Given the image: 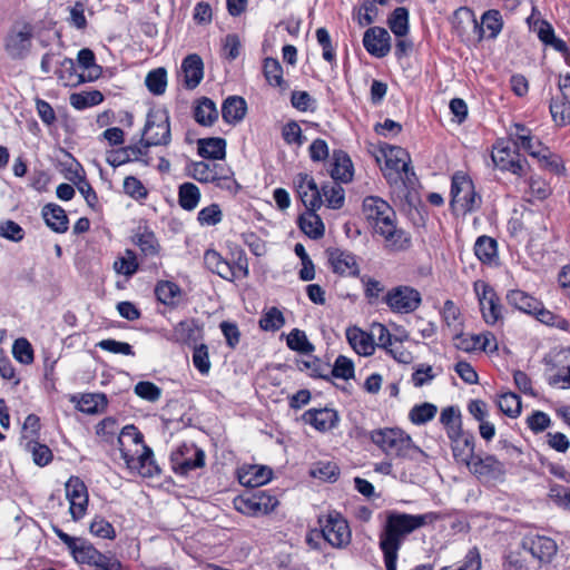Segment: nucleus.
<instances>
[{
    "label": "nucleus",
    "instance_id": "nucleus-6",
    "mask_svg": "<svg viewBox=\"0 0 570 570\" xmlns=\"http://www.w3.org/2000/svg\"><path fill=\"white\" fill-rule=\"evenodd\" d=\"M187 169L188 175L199 183H213L228 190L236 184L232 169L223 163L193 161Z\"/></svg>",
    "mask_w": 570,
    "mask_h": 570
},
{
    "label": "nucleus",
    "instance_id": "nucleus-35",
    "mask_svg": "<svg viewBox=\"0 0 570 570\" xmlns=\"http://www.w3.org/2000/svg\"><path fill=\"white\" fill-rule=\"evenodd\" d=\"M42 216L48 227L56 233H65L68 229L66 212L56 204H48L42 208Z\"/></svg>",
    "mask_w": 570,
    "mask_h": 570
},
{
    "label": "nucleus",
    "instance_id": "nucleus-16",
    "mask_svg": "<svg viewBox=\"0 0 570 570\" xmlns=\"http://www.w3.org/2000/svg\"><path fill=\"white\" fill-rule=\"evenodd\" d=\"M365 50L375 58H384L391 51V36L382 27H371L363 36Z\"/></svg>",
    "mask_w": 570,
    "mask_h": 570
},
{
    "label": "nucleus",
    "instance_id": "nucleus-8",
    "mask_svg": "<svg viewBox=\"0 0 570 570\" xmlns=\"http://www.w3.org/2000/svg\"><path fill=\"white\" fill-rule=\"evenodd\" d=\"M55 534L66 544L70 554L77 563L95 566L100 560V551L92 543L83 538L71 537L63 532L59 527L53 525Z\"/></svg>",
    "mask_w": 570,
    "mask_h": 570
},
{
    "label": "nucleus",
    "instance_id": "nucleus-1",
    "mask_svg": "<svg viewBox=\"0 0 570 570\" xmlns=\"http://www.w3.org/2000/svg\"><path fill=\"white\" fill-rule=\"evenodd\" d=\"M363 213L374 222L375 232L384 237L387 246L406 249L412 246L410 234L394 224L395 212L387 202L377 196H367L363 200Z\"/></svg>",
    "mask_w": 570,
    "mask_h": 570
},
{
    "label": "nucleus",
    "instance_id": "nucleus-33",
    "mask_svg": "<svg viewBox=\"0 0 570 570\" xmlns=\"http://www.w3.org/2000/svg\"><path fill=\"white\" fill-rule=\"evenodd\" d=\"M246 110L247 105L244 98L230 96L223 102L222 117L227 124H236L245 117Z\"/></svg>",
    "mask_w": 570,
    "mask_h": 570
},
{
    "label": "nucleus",
    "instance_id": "nucleus-62",
    "mask_svg": "<svg viewBox=\"0 0 570 570\" xmlns=\"http://www.w3.org/2000/svg\"><path fill=\"white\" fill-rule=\"evenodd\" d=\"M328 373L336 379H353L354 363L351 358L346 357L345 355H338L337 358L335 360L332 370H328Z\"/></svg>",
    "mask_w": 570,
    "mask_h": 570
},
{
    "label": "nucleus",
    "instance_id": "nucleus-34",
    "mask_svg": "<svg viewBox=\"0 0 570 570\" xmlns=\"http://www.w3.org/2000/svg\"><path fill=\"white\" fill-rule=\"evenodd\" d=\"M194 118L202 126H212L218 119L216 104L207 97L198 99L194 107Z\"/></svg>",
    "mask_w": 570,
    "mask_h": 570
},
{
    "label": "nucleus",
    "instance_id": "nucleus-55",
    "mask_svg": "<svg viewBox=\"0 0 570 570\" xmlns=\"http://www.w3.org/2000/svg\"><path fill=\"white\" fill-rule=\"evenodd\" d=\"M148 90L156 95H163L167 87V71L165 68H157L149 71L145 78Z\"/></svg>",
    "mask_w": 570,
    "mask_h": 570
},
{
    "label": "nucleus",
    "instance_id": "nucleus-24",
    "mask_svg": "<svg viewBox=\"0 0 570 570\" xmlns=\"http://www.w3.org/2000/svg\"><path fill=\"white\" fill-rule=\"evenodd\" d=\"M273 472L264 465H246L238 470V481L248 488H258L272 479Z\"/></svg>",
    "mask_w": 570,
    "mask_h": 570
},
{
    "label": "nucleus",
    "instance_id": "nucleus-41",
    "mask_svg": "<svg viewBox=\"0 0 570 570\" xmlns=\"http://www.w3.org/2000/svg\"><path fill=\"white\" fill-rule=\"evenodd\" d=\"M200 200V190L193 183H184L178 188V203L185 210L195 209Z\"/></svg>",
    "mask_w": 570,
    "mask_h": 570
},
{
    "label": "nucleus",
    "instance_id": "nucleus-28",
    "mask_svg": "<svg viewBox=\"0 0 570 570\" xmlns=\"http://www.w3.org/2000/svg\"><path fill=\"white\" fill-rule=\"evenodd\" d=\"M55 73L65 86H76L85 82V73H78L75 61L71 58L62 57L56 61Z\"/></svg>",
    "mask_w": 570,
    "mask_h": 570
},
{
    "label": "nucleus",
    "instance_id": "nucleus-20",
    "mask_svg": "<svg viewBox=\"0 0 570 570\" xmlns=\"http://www.w3.org/2000/svg\"><path fill=\"white\" fill-rule=\"evenodd\" d=\"M327 170L333 180L341 183L351 181L354 174L352 160L343 150L333 151Z\"/></svg>",
    "mask_w": 570,
    "mask_h": 570
},
{
    "label": "nucleus",
    "instance_id": "nucleus-32",
    "mask_svg": "<svg viewBox=\"0 0 570 570\" xmlns=\"http://www.w3.org/2000/svg\"><path fill=\"white\" fill-rule=\"evenodd\" d=\"M198 154L203 158L220 160L226 156V140L219 137L199 139Z\"/></svg>",
    "mask_w": 570,
    "mask_h": 570
},
{
    "label": "nucleus",
    "instance_id": "nucleus-38",
    "mask_svg": "<svg viewBox=\"0 0 570 570\" xmlns=\"http://www.w3.org/2000/svg\"><path fill=\"white\" fill-rule=\"evenodd\" d=\"M515 146L524 149L530 156L537 158L540 156L542 148H546L541 141H533V137L530 135V130L522 124H515Z\"/></svg>",
    "mask_w": 570,
    "mask_h": 570
},
{
    "label": "nucleus",
    "instance_id": "nucleus-5",
    "mask_svg": "<svg viewBox=\"0 0 570 570\" xmlns=\"http://www.w3.org/2000/svg\"><path fill=\"white\" fill-rule=\"evenodd\" d=\"M171 141L170 117L165 108H151L147 112L140 142L150 147L168 146Z\"/></svg>",
    "mask_w": 570,
    "mask_h": 570
},
{
    "label": "nucleus",
    "instance_id": "nucleus-39",
    "mask_svg": "<svg viewBox=\"0 0 570 570\" xmlns=\"http://www.w3.org/2000/svg\"><path fill=\"white\" fill-rule=\"evenodd\" d=\"M78 66L83 70L85 82L94 81L101 76V67L96 63L95 53L88 48L79 50L77 56Z\"/></svg>",
    "mask_w": 570,
    "mask_h": 570
},
{
    "label": "nucleus",
    "instance_id": "nucleus-23",
    "mask_svg": "<svg viewBox=\"0 0 570 570\" xmlns=\"http://www.w3.org/2000/svg\"><path fill=\"white\" fill-rule=\"evenodd\" d=\"M232 252H226L223 256L222 252H205L204 263L209 271L216 273L222 278L233 281L236 278V272L232 268V258L228 257Z\"/></svg>",
    "mask_w": 570,
    "mask_h": 570
},
{
    "label": "nucleus",
    "instance_id": "nucleus-61",
    "mask_svg": "<svg viewBox=\"0 0 570 570\" xmlns=\"http://www.w3.org/2000/svg\"><path fill=\"white\" fill-rule=\"evenodd\" d=\"M537 158L544 169H548L556 175H562L566 171L561 157L551 153L548 147L542 148L540 156Z\"/></svg>",
    "mask_w": 570,
    "mask_h": 570
},
{
    "label": "nucleus",
    "instance_id": "nucleus-54",
    "mask_svg": "<svg viewBox=\"0 0 570 570\" xmlns=\"http://www.w3.org/2000/svg\"><path fill=\"white\" fill-rule=\"evenodd\" d=\"M104 101V95L98 90L83 91L79 94H72L70 96V105L78 110L86 109L88 107L97 106Z\"/></svg>",
    "mask_w": 570,
    "mask_h": 570
},
{
    "label": "nucleus",
    "instance_id": "nucleus-36",
    "mask_svg": "<svg viewBox=\"0 0 570 570\" xmlns=\"http://www.w3.org/2000/svg\"><path fill=\"white\" fill-rule=\"evenodd\" d=\"M507 302L514 308L528 314H535L541 305L537 298L520 289L509 291Z\"/></svg>",
    "mask_w": 570,
    "mask_h": 570
},
{
    "label": "nucleus",
    "instance_id": "nucleus-60",
    "mask_svg": "<svg viewBox=\"0 0 570 570\" xmlns=\"http://www.w3.org/2000/svg\"><path fill=\"white\" fill-rule=\"evenodd\" d=\"M292 106L302 112H313L317 108V101L307 91L293 90L291 94Z\"/></svg>",
    "mask_w": 570,
    "mask_h": 570
},
{
    "label": "nucleus",
    "instance_id": "nucleus-59",
    "mask_svg": "<svg viewBox=\"0 0 570 570\" xmlns=\"http://www.w3.org/2000/svg\"><path fill=\"white\" fill-rule=\"evenodd\" d=\"M498 406L502 413L510 417H517L521 413V399L512 392L500 395Z\"/></svg>",
    "mask_w": 570,
    "mask_h": 570
},
{
    "label": "nucleus",
    "instance_id": "nucleus-14",
    "mask_svg": "<svg viewBox=\"0 0 570 570\" xmlns=\"http://www.w3.org/2000/svg\"><path fill=\"white\" fill-rule=\"evenodd\" d=\"M522 548L541 563H549L558 552L557 542L546 535L528 534L522 539Z\"/></svg>",
    "mask_w": 570,
    "mask_h": 570
},
{
    "label": "nucleus",
    "instance_id": "nucleus-50",
    "mask_svg": "<svg viewBox=\"0 0 570 570\" xmlns=\"http://www.w3.org/2000/svg\"><path fill=\"white\" fill-rule=\"evenodd\" d=\"M234 507L243 514L259 515L258 490L236 497L234 499Z\"/></svg>",
    "mask_w": 570,
    "mask_h": 570
},
{
    "label": "nucleus",
    "instance_id": "nucleus-42",
    "mask_svg": "<svg viewBox=\"0 0 570 570\" xmlns=\"http://www.w3.org/2000/svg\"><path fill=\"white\" fill-rule=\"evenodd\" d=\"M451 23L459 35H463L466 31V27L470 24H472L474 29L483 30L482 27L479 26L473 11L466 7H461L453 12Z\"/></svg>",
    "mask_w": 570,
    "mask_h": 570
},
{
    "label": "nucleus",
    "instance_id": "nucleus-15",
    "mask_svg": "<svg viewBox=\"0 0 570 570\" xmlns=\"http://www.w3.org/2000/svg\"><path fill=\"white\" fill-rule=\"evenodd\" d=\"M66 497L70 502V514L72 520H80L87 510L88 492L87 487L78 476H71L66 483Z\"/></svg>",
    "mask_w": 570,
    "mask_h": 570
},
{
    "label": "nucleus",
    "instance_id": "nucleus-13",
    "mask_svg": "<svg viewBox=\"0 0 570 570\" xmlns=\"http://www.w3.org/2000/svg\"><path fill=\"white\" fill-rule=\"evenodd\" d=\"M384 302L393 312L407 314L419 307L421 295L410 286H397L385 295Z\"/></svg>",
    "mask_w": 570,
    "mask_h": 570
},
{
    "label": "nucleus",
    "instance_id": "nucleus-30",
    "mask_svg": "<svg viewBox=\"0 0 570 570\" xmlns=\"http://www.w3.org/2000/svg\"><path fill=\"white\" fill-rule=\"evenodd\" d=\"M474 473L498 478L504 473V465L494 455H485L484 458L475 455L471 461Z\"/></svg>",
    "mask_w": 570,
    "mask_h": 570
},
{
    "label": "nucleus",
    "instance_id": "nucleus-52",
    "mask_svg": "<svg viewBox=\"0 0 570 570\" xmlns=\"http://www.w3.org/2000/svg\"><path fill=\"white\" fill-rule=\"evenodd\" d=\"M436 413V405L424 402L422 404L414 405L411 409L409 413V419L415 425H423L433 420Z\"/></svg>",
    "mask_w": 570,
    "mask_h": 570
},
{
    "label": "nucleus",
    "instance_id": "nucleus-29",
    "mask_svg": "<svg viewBox=\"0 0 570 570\" xmlns=\"http://www.w3.org/2000/svg\"><path fill=\"white\" fill-rule=\"evenodd\" d=\"M330 262L335 273L347 276L358 275V265L351 252H331Z\"/></svg>",
    "mask_w": 570,
    "mask_h": 570
},
{
    "label": "nucleus",
    "instance_id": "nucleus-48",
    "mask_svg": "<svg viewBox=\"0 0 570 570\" xmlns=\"http://www.w3.org/2000/svg\"><path fill=\"white\" fill-rule=\"evenodd\" d=\"M287 347L299 355H306V353L315 351V346L308 341L306 333L298 328H293L287 334Z\"/></svg>",
    "mask_w": 570,
    "mask_h": 570
},
{
    "label": "nucleus",
    "instance_id": "nucleus-27",
    "mask_svg": "<svg viewBox=\"0 0 570 570\" xmlns=\"http://www.w3.org/2000/svg\"><path fill=\"white\" fill-rule=\"evenodd\" d=\"M308 352L306 355H298L292 360L293 364L299 371H306L311 376L328 379V365Z\"/></svg>",
    "mask_w": 570,
    "mask_h": 570
},
{
    "label": "nucleus",
    "instance_id": "nucleus-47",
    "mask_svg": "<svg viewBox=\"0 0 570 570\" xmlns=\"http://www.w3.org/2000/svg\"><path fill=\"white\" fill-rule=\"evenodd\" d=\"M389 28L397 37H405L409 32V11L404 7L394 9L389 20Z\"/></svg>",
    "mask_w": 570,
    "mask_h": 570
},
{
    "label": "nucleus",
    "instance_id": "nucleus-40",
    "mask_svg": "<svg viewBox=\"0 0 570 570\" xmlns=\"http://www.w3.org/2000/svg\"><path fill=\"white\" fill-rule=\"evenodd\" d=\"M316 210H307L298 218L301 230L312 238H317L324 233V225L322 219L315 213Z\"/></svg>",
    "mask_w": 570,
    "mask_h": 570
},
{
    "label": "nucleus",
    "instance_id": "nucleus-46",
    "mask_svg": "<svg viewBox=\"0 0 570 570\" xmlns=\"http://www.w3.org/2000/svg\"><path fill=\"white\" fill-rule=\"evenodd\" d=\"M549 109L558 126L563 127L570 124V99L563 97L552 99Z\"/></svg>",
    "mask_w": 570,
    "mask_h": 570
},
{
    "label": "nucleus",
    "instance_id": "nucleus-56",
    "mask_svg": "<svg viewBox=\"0 0 570 570\" xmlns=\"http://www.w3.org/2000/svg\"><path fill=\"white\" fill-rule=\"evenodd\" d=\"M12 355L16 361L23 365H30L35 361L33 347L31 343L24 337L17 338L13 342Z\"/></svg>",
    "mask_w": 570,
    "mask_h": 570
},
{
    "label": "nucleus",
    "instance_id": "nucleus-45",
    "mask_svg": "<svg viewBox=\"0 0 570 570\" xmlns=\"http://www.w3.org/2000/svg\"><path fill=\"white\" fill-rule=\"evenodd\" d=\"M440 422L445 428L448 438H453L462 430L461 414L454 406H448L442 410Z\"/></svg>",
    "mask_w": 570,
    "mask_h": 570
},
{
    "label": "nucleus",
    "instance_id": "nucleus-2",
    "mask_svg": "<svg viewBox=\"0 0 570 570\" xmlns=\"http://www.w3.org/2000/svg\"><path fill=\"white\" fill-rule=\"evenodd\" d=\"M439 518L440 515L436 512L409 514L399 511H390L386 515L383 530L380 533V549L399 552L409 534L426 524L433 523Z\"/></svg>",
    "mask_w": 570,
    "mask_h": 570
},
{
    "label": "nucleus",
    "instance_id": "nucleus-4",
    "mask_svg": "<svg viewBox=\"0 0 570 570\" xmlns=\"http://www.w3.org/2000/svg\"><path fill=\"white\" fill-rule=\"evenodd\" d=\"M482 197L475 191L472 179L463 171H456L451 180V207L460 215L473 213L481 207Z\"/></svg>",
    "mask_w": 570,
    "mask_h": 570
},
{
    "label": "nucleus",
    "instance_id": "nucleus-17",
    "mask_svg": "<svg viewBox=\"0 0 570 570\" xmlns=\"http://www.w3.org/2000/svg\"><path fill=\"white\" fill-rule=\"evenodd\" d=\"M296 420L311 425L318 432H327L337 426L340 417L334 409L321 407L309 409Z\"/></svg>",
    "mask_w": 570,
    "mask_h": 570
},
{
    "label": "nucleus",
    "instance_id": "nucleus-58",
    "mask_svg": "<svg viewBox=\"0 0 570 570\" xmlns=\"http://www.w3.org/2000/svg\"><path fill=\"white\" fill-rule=\"evenodd\" d=\"M442 318L446 326L454 332V335L461 333L462 331V322L460 320L461 313L453 301L448 299L444 303L442 309Z\"/></svg>",
    "mask_w": 570,
    "mask_h": 570
},
{
    "label": "nucleus",
    "instance_id": "nucleus-7",
    "mask_svg": "<svg viewBox=\"0 0 570 570\" xmlns=\"http://www.w3.org/2000/svg\"><path fill=\"white\" fill-rule=\"evenodd\" d=\"M323 538L336 549L346 548L352 540V532L346 519L341 513L330 512L324 519H320Z\"/></svg>",
    "mask_w": 570,
    "mask_h": 570
},
{
    "label": "nucleus",
    "instance_id": "nucleus-19",
    "mask_svg": "<svg viewBox=\"0 0 570 570\" xmlns=\"http://www.w3.org/2000/svg\"><path fill=\"white\" fill-rule=\"evenodd\" d=\"M148 154L149 151L147 150L146 146L139 141L136 145H130L111 153L107 160L114 167L129 161H139L145 166H150L151 158L148 156Z\"/></svg>",
    "mask_w": 570,
    "mask_h": 570
},
{
    "label": "nucleus",
    "instance_id": "nucleus-3",
    "mask_svg": "<svg viewBox=\"0 0 570 570\" xmlns=\"http://www.w3.org/2000/svg\"><path fill=\"white\" fill-rule=\"evenodd\" d=\"M371 441L386 455L416 459V455L426 456L425 452L416 446L409 434L397 428L376 429L370 432Z\"/></svg>",
    "mask_w": 570,
    "mask_h": 570
},
{
    "label": "nucleus",
    "instance_id": "nucleus-10",
    "mask_svg": "<svg viewBox=\"0 0 570 570\" xmlns=\"http://www.w3.org/2000/svg\"><path fill=\"white\" fill-rule=\"evenodd\" d=\"M121 458L129 470L144 478H151L160 472L154 460L153 450L146 444L140 446L139 450L122 449Z\"/></svg>",
    "mask_w": 570,
    "mask_h": 570
},
{
    "label": "nucleus",
    "instance_id": "nucleus-43",
    "mask_svg": "<svg viewBox=\"0 0 570 570\" xmlns=\"http://www.w3.org/2000/svg\"><path fill=\"white\" fill-rule=\"evenodd\" d=\"M262 70H263L264 78L269 86L282 87V85H283V67L276 58L266 56L263 59Z\"/></svg>",
    "mask_w": 570,
    "mask_h": 570
},
{
    "label": "nucleus",
    "instance_id": "nucleus-57",
    "mask_svg": "<svg viewBox=\"0 0 570 570\" xmlns=\"http://www.w3.org/2000/svg\"><path fill=\"white\" fill-rule=\"evenodd\" d=\"M481 556L476 548L468 551L461 561L450 566H444L440 570H481Z\"/></svg>",
    "mask_w": 570,
    "mask_h": 570
},
{
    "label": "nucleus",
    "instance_id": "nucleus-63",
    "mask_svg": "<svg viewBox=\"0 0 570 570\" xmlns=\"http://www.w3.org/2000/svg\"><path fill=\"white\" fill-rule=\"evenodd\" d=\"M193 364L200 374L206 375L209 373L212 364L206 344L200 343L193 347Z\"/></svg>",
    "mask_w": 570,
    "mask_h": 570
},
{
    "label": "nucleus",
    "instance_id": "nucleus-37",
    "mask_svg": "<svg viewBox=\"0 0 570 570\" xmlns=\"http://www.w3.org/2000/svg\"><path fill=\"white\" fill-rule=\"evenodd\" d=\"M321 194L323 204L326 203L327 207L340 209L344 206L345 191L341 186V181L332 180L322 184Z\"/></svg>",
    "mask_w": 570,
    "mask_h": 570
},
{
    "label": "nucleus",
    "instance_id": "nucleus-26",
    "mask_svg": "<svg viewBox=\"0 0 570 570\" xmlns=\"http://www.w3.org/2000/svg\"><path fill=\"white\" fill-rule=\"evenodd\" d=\"M184 83L188 89L196 88L204 77V65L202 58L196 55H188L181 63Z\"/></svg>",
    "mask_w": 570,
    "mask_h": 570
},
{
    "label": "nucleus",
    "instance_id": "nucleus-53",
    "mask_svg": "<svg viewBox=\"0 0 570 570\" xmlns=\"http://www.w3.org/2000/svg\"><path fill=\"white\" fill-rule=\"evenodd\" d=\"M26 449L31 453L32 460L38 466H46L52 461V451L46 444H41L36 440L30 439L26 443Z\"/></svg>",
    "mask_w": 570,
    "mask_h": 570
},
{
    "label": "nucleus",
    "instance_id": "nucleus-11",
    "mask_svg": "<svg viewBox=\"0 0 570 570\" xmlns=\"http://www.w3.org/2000/svg\"><path fill=\"white\" fill-rule=\"evenodd\" d=\"M482 316L488 324H495L502 317V306L494 288L483 281L474 282Z\"/></svg>",
    "mask_w": 570,
    "mask_h": 570
},
{
    "label": "nucleus",
    "instance_id": "nucleus-49",
    "mask_svg": "<svg viewBox=\"0 0 570 570\" xmlns=\"http://www.w3.org/2000/svg\"><path fill=\"white\" fill-rule=\"evenodd\" d=\"M285 317L277 307L265 308L259 320V327L266 332H275L283 327Z\"/></svg>",
    "mask_w": 570,
    "mask_h": 570
},
{
    "label": "nucleus",
    "instance_id": "nucleus-9",
    "mask_svg": "<svg viewBox=\"0 0 570 570\" xmlns=\"http://www.w3.org/2000/svg\"><path fill=\"white\" fill-rule=\"evenodd\" d=\"M170 462L176 474L186 476L191 471L205 465V452L193 443H184L171 453Z\"/></svg>",
    "mask_w": 570,
    "mask_h": 570
},
{
    "label": "nucleus",
    "instance_id": "nucleus-51",
    "mask_svg": "<svg viewBox=\"0 0 570 570\" xmlns=\"http://www.w3.org/2000/svg\"><path fill=\"white\" fill-rule=\"evenodd\" d=\"M107 406V397L102 393L83 394L78 403L79 411L87 414L98 413Z\"/></svg>",
    "mask_w": 570,
    "mask_h": 570
},
{
    "label": "nucleus",
    "instance_id": "nucleus-21",
    "mask_svg": "<svg viewBox=\"0 0 570 570\" xmlns=\"http://www.w3.org/2000/svg\"><path fill=\"white\" fill-rule=\"evenodd\" d=\"M173 340L194 347L203 340V327L195 320L181 321L174 327Z\"/></svg>",
    "mask_w": 570,
    "mask_h": 570
},
{
    "label": "nucleus",
    "instance_id": "nucleus-25",
    "mask_svg": "<svg viewBox=\"0 0 570 570\" xmlns=\"http://www.w3.org/2000/svg\"><path fill=\"white\" fill-rule=\"evenodd\" d=\"M346 340L352 348L360 355L368 356L375 351L373 335L361 330L357 326H351L346 330Z\"/></svg>",
    "mask_w": 570,
    "mask_h": 570
},
{
    "label": "nucleus",
    "instance_id": "nucleus-18",
    "mask_svg": "<svg viewBox=\"0 0 570 570\" xmlns=\"http://www.w3.org/2000/svg\"><path fill=\"white\" fill-rule=\"evenodd\" d=\"M456 347L464 352H473L476 350L494 353L498 351V342L493 333L484 332L481 334H473L464 336L462 333L455 336Z\"/></svg>",
    "mask_w": 570,
    "mask_h": 570
},
{
    "label": "nucleus",
    "instance_id": "nucleus-44",
    "mask_svg": "<svg viewBox=\"0 0 570 570\" xmlns=\"http://www.w3.org/2000/svg\"><path fill=\"white\" fill-rule=\"evenodd\" d=\"M118 445L121 454L122 449L139 450L145 445L144 435L135 425H126L118 438Z\"/></svg>",
    "mask_w": 570,
    "mask_h": 570
},
{
    "label": "nucleus",
    "instance_id": "nucleus-31",
    "mask_svg": "<svg viewBox=\"0 0 570 570\" xmlns=\"http://www.w3.org/2000/svg\"><path fill=\"white\" fill-rule=\"evenodd\" d=\"M155 295L161 304L176 307L180 303L183 291L174 282L160 281L155 287Z\"/></svg>",
    "mask_w": 570,
    "mask_h": 570
},
{
    "label": "nucleus",
    "instance_id": "nucleus-64",
    "mask_svg": "<svg viewBox=\"0 0 570 570\" xmlns=\"http://www.w3.org/2000/svg\"><path fill=\"white\" fill-rule=\"evenodd\" d=\"M114 269L117 274L127 277L132 276L138 271V262L135 252H127V256L118 257L114 263Z\"/></svg>",
    "mask_w": 570,
    "mask_h": 570
},
{
    "label": "nucleus",
    "instance_id": "nucleus-12",
    "mask_svg": "<svg viewBox=\"0 0 570 570\" xmlns=\"http://www.w3.org/2000/svg\"><path fill=\"white\" fill-rule=\"evenodd\" d=\"M32 28L24 23L21 27H13L4 40V49L8 56L14 60L24 59L31 49Z\"/></svg>",
    "mask_w": 570,
    "mask_h": 570
},
{
    "label": "nucleus",
    "instance_id": "nucleus-22",
    "mask_svg": "<svg viewBox=\"0 0 570 570\" xmlns=\"http://www.w3.org/2000/svg\"><path fill=\"white\" fill-rule=\"evenodd\" d=\"M452 444V451L455 459L470 465L471 461L475 458L474 446L475 439L470 432H460L453 438H449Z\"/></svg>",
    "mask_w": 570,
    "mask_h": 570
}]
</instances>
